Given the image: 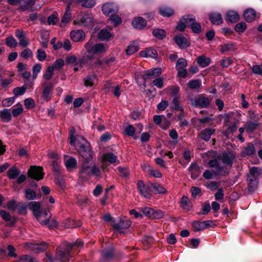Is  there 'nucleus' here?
<instances>
[{
    "label": "nucleus",
    "mask_w": 262,
    "mask_h": 262,
    "mask_svg": "<svg viewBox=\"0 0 262 262\" xmlns=\"http://www.w3.org/2000/svg\"><path fill=\"white\" fill-rule=\"evenodd\" d=\"M162 73L161 68H156L150 69L146 71L144 74L142 75V79L145 81L147 80L152 79L158 77Z\"/></svg>",
    "instance_id": "nucleus-12"
},
{
    "label": "nucleus",
    "mask_w": 262,
    "mask_h": 262,
    "mask_svg": "<svg viewBox=\"0 0 262 262\" xmlns=\"http://www.w3.org/2000/svg\"><path fill=\"white\" fill-rule=\"evenodd\" d=\"M28 89L26 84H24L21 87H16L13 89V92L14 96L16 98L18 96L23 95Z\"/></svg>",
    "instance_id": "nucleus-44"
},
{
    "label": "nucleus",
    "mask_w": 262,
    "mask_h": 262,
    "mask_svg": "<svg viewBox=\"0 0 262 262\" xmlns=\"http://www.w3.org/2000/svg\"><path fill=\"white\" fill-rule=\"evenodd\" d=\"M148 188L150 191L156 194L165 193L166 192V189L158 183H150Z\"/></svg>",
    "instance_id": "nucleus-19"
},
{
    "label": "nucleus",
    "mask_w": 262,
    "mask_h": 262,
    "mask_svg": "<svg viewBox=\"0 0 262 262\" xmlns=\"http://www.w3.org/2000/svg\"><path fill=\"white\" fill-rule=\"evenodd\" d=\"M130 221L128 220L120 219L119 221L117 220L113 222V227L117 230H120L122 229H125L128 228L130 226Z\"/></svg>",
    "instance_id": "nucleus-16"
},
{
    "label": "nucleus",
    "mask_w": 262,
    "mask_h": 262,
    "mask_svg": "<svg viewBox=\"0 0 262 262\" xmlns=\"http://www.w3.org/2000/svg\"><path fill=\"white\" fill-rule=\"evenodd\" d=\"M102 11L105 15H111L112 14H116L118 12L119 7L116 4L106 3L102 6Z\"/></svg>",
    "instance_id": "nucleus-10"
},
{
    "label": "nucleus",
    "mask_w": 262,
    "mask_h": 262,
    "mask_svg": "<svg viewBox=\"0 0 262 262\" xmlns=\"http://www.w3.org/2000/svg\"><path fill=\"white\" fill-rule=\"evenodd\" d=\"M188 170L191 173V177L193 179L198 178L201 173L200 167L196 163H191L188 168Z\"/></svg>",
    "instance_id": "nucleus-22"
},
{
    "label": "nucleus",
    "mask_w": 262,
    "mask_h": 262,
    "mask_svg": "<svg viewBox=\"0 0 262 262\" xmlns=\"http://www.w3.org/2000/svg\"><path fill=\"white\" fill-rule=\"evenodd\" d=\"M67 159H64V164L68 169H72L76 167L77 163L75 158L67 156Z\"/></svg>",
    "instance_id": "nucleus-33"
},
{
    "label": "nucleus",
    "mask_w": 262,
    "mask_h": 262,
    "mask_svg": "<svg viewBox=\"0 0 262 262\" xmlns=\"http://www.w3.org/2000/svg\"><path fill=\"white\" fill-rule=\"evenodd\" d=\"M146 20L142 17L135 18L132 23L134 28L141 30L146 26Z\"/></svg>",
    "instance_id": "nucleus-20"
},
{
    "label": "nucleus",
    "mask_w": 262,
    "mask_h": 262,
    "mask_svg": "<svg viewBox=\"0 0 262 262\" xmlns=\"http://www.w3.org/2000/svg\"><path fill=\"white\" fill-rule=\"evenodd\" d=\"M256 16L255 11L252 9H248L244 13V17L247 22H251L254 20Z\"/></svg>",
    "instance_id": "nucleus-30"
},
{
    "label": "nucleus",
    "mask_w": 262,
    "mask_h": 262,
    "mask_svg": "<svg viewBox=\"0 0 262 262\" xmlns=\"http://www.w3.org/2000/svg\"><path fill=\"white\" fill-rule=\"evenodd\" d=\"M102 161L103 163H105L106 161L111 164L116 162L117 164L119 163V161L117 160V156L110 152H106L103 155Z\"/></svg>",
    "instance_id": "nucleus-23"
},
{
    "label": "nucleus",
    "mask_w": 262,
    "mask_h": 262,
    "mask_svg": "<svg viewBox=\"0 0 262 262\" xmlns=\"http://www.w3.org/2000/svg\"><path fill=\"white\" fill-rule=\"evenodd\" d=\"M187 85L191 89H196L201 87L202 82L199 79L191 80L188 82Z\"/></svg>",
    "instance_id": "nucleus-45"
},
{
    "label": "nucleus",
    "mask_w": 262,
    "mask_h": 262,
    "mask_svg": "<svg viewBox=\"0 0 262 262\" xmlns=\"http://www.w3.org/2000/svg\"><path fill=\"white\" fill-rule=\"evenodd\" d=\"M92 58L93 55H88L87 57H82L78 59V61L75 63V66H78L80 68H82L88 61L91 60Z\"/></svg>",
    "instance_id": "nucleus-49"
},
{
    "label": "nucleus",
    "mask_w": 262,
    "mask_h": 262,
    "mask_svg": "<svg viewBox=\"0 0 262 262\" xmlns=\"http://www.w3.org/2000/svg\"><path fill=\"white\" fill-rule=\"evenodd\" d=\"M85 48L89 54H100L105 52L108 47L102 43L94 44V40L90 39L85 45Z\"/></svg>",
    "instance_id": "nucleus-4"
},
{
    "label": "nucleus",
    "mask_w": 262,
    "mask_h": 262,
    "mask_svg": "<svg viewBox=\"0 0 262 262\" xmlns=\"http://www.w3.org/2000/svg\"><path fill=\"white\" fill-rule=\"evenodd\" d=\"M20 56L24 59H28L33 56V53L30 49L26 48L22 51Z\"/></svg>",
    "instance_id": "nucleus-55"
},
{
    "label": "nucleus",
    "mask_w": 262,
    "mask_h": 262,
    "mask_svg": "<svg viewBox=\"0 0 262 262\" xmlns=\"http://www.w3.org/2000/svg\"><path fill=\"white\" fill-rule=\"evenodd\" d=\"M70 37L75 42L82 41L85 39V34L82 30H73L70 33Z\"/></svg>",
    "instance_id": "nucleus-17"
},
{
    "label": "nucleus",
    "mask_w": 262,
    "mask_h": 262,
    "mask_svg": "<svg viewBox=\"0 0 262 262\" xmlns=\"http://www.w3.org/2000/svg\"><path fill=\"white\" fill-rule=\"evenodd\" d=\"M148 186H149V183L146 186L141 180H139L137 182V188L140 194L143 197L148 199H150L151 196V194L149 192L150 191L148 188Z\"/></svg>",
    "instance_id": "nucleus-14"
},
{
    "label": "nucleus",
    "mask_w": 262,
    "mask_h": 262,
    "mask_svg": "<svg viewBox=\"0 0 262 262\" xmlns=\"http://www.w3.org/2000/svg\"><path fill=\"white\" fill-rule=\"evenodd\" d=\"M221 185V182H217L214 181H208L205 184L206 187L210 190L211 191H213L215 190H219L220 189Z\"/></svg>",
    "instance_id": "nucleus-38"
},
{
    "label": "nucleus",
    "mask_w": 262,
    "mask_h": 262,
    "mask_svg": "<svg viewBox=\"0 0 262 262\" xmlns=\"http://www.w3.org/2000/svg\"><path fill=\"white\" fill-rule=\"evenodd\" d=\"M210 58L206 57L204 55L200 56L197 58V62L202 68L207 67L210 63Z\"/></svg>",
    "instance_id": "nucleus-34"
},
{
    "label": "nucleus",
    "mask_w": 262,
    "mask_h": 262,
    "mask_svg": "<svg viewBox=\"0 0 262 262\" xmlns=\"http://www.w3.org/2000/svg\"><path fill=\"white\" fill-rule=\"evenodd\" d=\"M255 152V150L253 144L251 143H249L243 151V154L244 156H250L254 154Z\"/></svg>",
    "instance_id": "nucleus-40"
},
{
    "label": "nucleus",
    "mask_w": 262,
    "mask_h": 262,
    "mask_svg": "<svg viewBox=\"0 0 262 262\" xmlns=\"http://www.w3.org/2000/svg\"><path fill=\"white\" fill-rule=\"evenodd\" d=\"M36 195V192L31 189H27L25 191V196L29 200H33Z\"/></svg>",
    "instance_id": "nucleus-59"
},
{
    "label": "nucleus",
    "mask_w": 262,
    "mask_h": 262,
    "mask_svg": "<svg viewBox=\"0 0 262 262\" xmlns=\"http://www.w3.org/2000/svg\"><path fill=\"white\" fill-rule=\"evenodd\" d=\"M113 36L111 32L105 29L101 30L97 34L98 38L102 41L108 40Z\"/></svg>",
    "instance_id": "nucleus-25"
},
{
    "label": "nucleus",
    "mask_w": 262,
    "mask_h": 262,
    "mask_svg": "<svg viewBox=\"0 0 262 262\" xmlns=\"http://www.w3.org/2000/svg\"><path fill=\"white\" fill-rule=\"evenodd\" d=\"M116 170L122 178H126L129 175V171L127 167H118Z\"/></svg>",
    "instance_id": "nucleus-47"
},
{
    "label": "nucleus",
    "mask_w": 262,
    "mask_h": 262,
    "mask_svg": "<svg viewBox=\"0 0 262 262\" xmlns=\"http://www.w3.org/2000/svg\"><path fill=\"white\" fill-rule=\"evenodd\" d=\"M82 246L83 243L80 239L72 243L64 242L57 248L55 259L61 262H68L72 257L73 254L78 253L80 248Z\"/></svg>",
    "instance_id": "nucleus-1"
},
{
    "label": "nucleus",
    "mask_w": 262,
    "mask_h": 262,
    "mask_svg": "<svg viewBox=\"0 0 262 262\" xmlns=\"http://www.w3.org/2000/svg\"><path fill=\"white\" fill-rule=\"evenodd\" d=\"M139 49V46L137 43H134L128 46L126 50V53L127 55H130L136 52Z\"/></svg>",
    "instance_id": "nucleus-52"
},
{
    "label": "nucleus",
    "mask_w": 262,
    "mask_h": 262,
    "mask_svg": "<svg viewBox=\"0 0 262 262\" xmlns=\"http://www.w3.org/2000/svg\"><path fill=\"white\" fill-rule=\"evenodd\" d=\"M176 43L181 48H185L188 46L186 39L182 35H177L174 37Z\"/></svg>",
    "instance_id": "nucleus-29"
},
{
    "label": "nucleus",
    "mask_w": 262,
    "mask_h": 262,
    "mask_svg": "<svg viewBox=\"0 0 262 262\" xmlns=\"http://www.w3.org/2000/svg\"><path fill=\"white\" fill-rule=\"evenodd\" d=\"M247 28V26L245 23L241 22L235 25L234 30L237 33L243 32Z\"/></svg>",
    "instance_id": "nucleus-58"
},
{
    "label": "nucleus",
    "mask_w": 262,
    "mask_h": 262,
    "mask_svg": "<svg viewBox=\"0 0 262 262\" xmlns=\"http://www.w3.org/2000/svg\"><path fill=\"white\" fill-rule=\"evenodd\" d=\"M48 248V244L46 243H42L39 244L34 245L33 250L35 252H41L45 251Z\"/></svg>",
    "instance_id": "nucleus-48"
},
{
    "label": "nucleus",
    "mask_w": 262,
    "mask_h": 262,
    "mask_svg": "<svg viewBox=\"0 0 262 262\" xmlns=\"http://www.w3.org/2000/svg\"><path fill=\"white\" fill-rule=\"evenodd\" d=\"M78 2L83 7L92 8L95 5V0H78Z\"/></svg>",
    "instance_id": "nucleus-50"
},
{
    "label": "nucleus",
    "mask_w": 262,
    "mask_h": 262,
    "mask_svg": "<svg viewBox=\"0 0 262 262\" xmlns=\"http://www.w3.org/2000/svg\"><path fill=\"white\" fill-rule=\"evenodd\" d=\"M35 217L42 225H47L51 217V213L49 210L45 209L41 210Z\"/></svg>",
    "instance_id": "nucleus-13"
},
{
    "label": "nucleus",
    "mask_w": 262,
    "mask_h": 262,
    "mask_svg": "<svg viewBox=\"0 0 262 262\" xmlns=\"http://www.w3.org/2000/svg\"><path fill=\"white\" fill-rule=\"evenodd\" d=\"M261 169L257 167L250 168L249 173L247 174V181L256 180L258 181V177L260 174Z\"/></svg>",
    "instance_id": "nucleus-18"
},
{
    "label": "nucleus",
    "mask_w": 262,
    "mask_h": 262,
    "mask_svg": "<svg viewBox=\"0 0 262 262\" xmlns=\"http://www.w3.org/2000/svg\"><path fill=\"white\" fill-rule=\"evenodd\" d=\"M16 97L15 96L8 98L2 101V105L4 107H8L11 106L14 102Z\"/></svg>",
    "instance_id": "nucleus-62"
},
{
    "label": "nucleus",
    "mask_w": 262,
    "mask_h": 262,
    "mask_svg": "<svg viewBox=\"0 0 262 262\" xmlns=\"http://www.w3.org/2000/svg\"><path fill=\"white\" fill-rule=\"evenodd\" d=\"M75 23L81 26L92 27L93 26V18L90 14H82Z\"/></svg>",
    "instance_id": "nucleus-8"
},
{
    "label": "nucleus",
    "mask_w": 262,
    "mask_h": 262,
    "mask_svg": "<svg viewBox=\"0 0 262 262\" xmlns=\"http://www.w3.org/2000/svg\"><path fill=\"white\" fill-rule=\"evenodd\" d=\"M28 207L31 211H32L34 216L41 211L40 204L38 202L32 201L29 202L28 204Z\"/></svg>",
    "instance_id": "nucleus-31"
},
{
    "label": "nucleus",
    "mask_w": 262,
    "mask_h": 262,
    "mask_svg": "<svg viewBox=\"0 0 262 262\" xmlns=\"http://www.w3.org/2000/svg\"><path fill=\"white\" fill-rule=\"evenodd\" d=\"M187 66V60L183 58H179L176 65V68L178 69H185Z\"/></svg>",
    "instance_id": "nucleus-54"
},
{
    "label": "nucleus",
    "mask_w": 262,
    "mask_h": 262,
    "mask_svg": "<svg viewBox=\"0 0 262 262\" xmlns=\"http://www.w3.org/2000/svg\"><path fill=\"white\" fill-rule=\"evenodd\" d=\"M212 98L210 97H207L205 95L202 94L197 97L191 100V104L199 108L209 107Z\"/></svg>",
    "instance_id": "nucleus-5"
},
{
    "label": "nucleus",
    "mask_w": 262,
    "mask_h": 262,
    "mask_svg": "<svg viewBox=\"0 0 262 262\" xmlns=\"http://www.w3.org/2000/svg\"><path fill=\"white\" fill-rule=\"evenodd\" d=\"M41 167L31 166L28 170V176L32 179L39 181L43 179L44 173Z\"/></svg>",
    "instance_id": "nucleus-9"
},
{
    "label": "nucleus",
    "mask_w": 262,
    "mask_h": 262,
    "mask_svg": "<svg viewBox=\"0 0 262 262\" xmlns=\"http://www.w3.org/2000/svg\"><path fill=\"white\" fill-rule=\"evenodd\" d=\"M94 176L96 178H100L102 176V168L95 164L91 166V176Z\"/></svg>",
    "instance_id": "nucleus-36"
},
{
    "label": "nucleus",
    "mask_w": 262,
    "mask_h": 262,
    "mask_svg": "<svg viewBox=\"0 0 262 262\" xmlns=\"http://www.w3.org/2000/svg\"><path fill=\"white\" fill-rule=\"evenodd\" d=\"M17 262H37L33 257L29 255H23L19 257L17 260Z\"/></svg>",
    "instance_id": "nucleus-51"
},
{
    "label": "nucleus",
    "mask_w": 262,
    "mask_h": 262,
    "mask_svg": "<svg viewBox=\"0 0 262 262\" xmlns=\"http://www.w3.org/2000/svg\"><path fill=\"white\" fill-rule=\"evenodd\" d=\"M189 21L190 24L189 27L191 29L193 33L198 34L201 32L202 29L201 24L196 22L195 18L194 20H189Z\"/></svg>",
    "instance_id": "nucleus-37"
},
{
    "label": "nucleus",
    "mask_w": 262,
    "mask_h": 262,
    "mask_svg": "<svg viewBox=\"0 0 262 262\" xmlns=\"http://www.w3.org/2000/svg\"><path fill=\"white\" fill-rule=\"evenodd\" d=\"M152 34L156 37L162 39L166 36V32L163 29H156L153 30Z\"/></svg>",
    "instance_id": "nucleus-53"
},
{
    "label": "nucleus",
    "mask_w": 262,
    "mask_h": 262,
    "mask_svg": "<svg viewBox=\"0 0 262 262\" xmlns=\"http://www.w3.org/2000/svg\"><path fill=\"white\" fill-rule=\"evenodd\" d=\"M7 172L9 178L11 179H15L20 173V171L15 166L10 168Z\"/></svg>",
    "instance_id": "nucleus-41"
},
{
    "label": "nucleus",
    "mask_w": 262,
    "mask_h": 262,
    "mask_svg": "<svg viewBox=\"0 0 262 262\" xmlns=\"http://www.w3.org/2000/svg\"><path fill=\"white\" fill-rule=\"evenodd\" d=\"M235 159V155L232 152L229 151L219 155L216 159L219 162L221 161L223 164V165H222V166H225L228 169V167H232Z\"/></svg>",
    "instance_id": "nucleus-6"
},
{
    "label": "nucleus",
    "mask_w": 262,
    "mask_h": 262,
    "mask_svg": "<svg viewBox=\"0 0 262 262\" xmlns=\"http://www.w3.org/2000/svg\"><path fill=\"white\" fill-rule=\"evenodd\" d=\"M248 189L250 192H253L257 187L258 181L256 180L247 181Z\"/></svg>",
    "instance_id": "nucleus-57"
},
{
    "label": "nucleus",
    "mask_w": 262,
    "mask_h": 262,
    "mask_svg": "<svg viewBox=\"0 0 262 262\" xmlns=\"http://www.w3.org/2000/svg\"><path fill=\"white\" fill-rule=\"evenodd\" d=\"M79 138L81 140L80 141L81 143L79 145L77 146V147H79V152L81 157L84 158V161H89L92 158V152L89 147L84 145L85 143L86 144V140L83 137H79Z\"/></svg>",
    "instance_id": "nucleus-7"
},
{
    "label": "nucleus",
    "mask_w": 262,
    "mask_h": 262,
    "mask_svg": "<svg viewBox=\"0 0 262 262\" xmlns=\"http://www.w3.org/2000/svg\"><path fill=\"white\" fill-rule=\"evenodd\" d=\"M239 15L234 11H229L227 12L225 20L228 22L235 23L238 20Z\"/></svg>",
    "instance_id": "nucleus-28"
},
{
    "label": "nucleus",
    "mask_w": 262,
    "mask_h": 262,
    "mask_svg": "<svg viewBox=\"0 0 262 262\" xmlns=\"http://www.w3.org/2000/svg\"><path fill=\"white\" fill-rule=\"evenodd\" d=\"M234 49V44L232 42H228L221 46L220 51L221 53H224L227 51H233Z\"/></svg>",
    "instance_id": "nucleus-46"
},
{
    "label": "nucleus",
    "mask_w": 262,
    "mask_h": 262,
    "mask_svg": "<svg viewBox=\"0 0 262 262\" xmlns=\"http://www.w3.org/2000/svg\"><path fill=\"white\" fill-rule=\"evenodd\" d=\"M70 6L68 5L66 8V12L62 18L61 24H66L70 21L71 19V13L70 11Z\"/></svg>",
    "instance_id": "nucleus-42"
},
{
    "label": "nucleus",
    "mask_w": 262,
    "mask_h": 262,
    "mask_svg": "<svg viewBox=\"0 0 262 262\" xmlns=\"http://www.w3.org/2000/svg\"><path fill=\"white\" fill-rule=\"evenodd\" d=\"M194 17L193 15H186L183 16L179 21L176 28L180 31H183L186 27H189V20H193Z\"/></svg>",
    "instance_id": "nucleus-11"
},
{
    "label": "nucleus",
    "mask_w": 262,
    "mask_h": 262,
    "mask_svg": "<svg viewBox=\"0 0 262 262\" xmlns=\"http://www.w3.org/2000/svg\"><path fill=\"white\" fill-rule=\"evenodd\" d=\"M215 129L213 128H207L202 130L200 133L201 138L205 141H208L211 136L214 134Z\"/></svg>",
    "instance_id": "nucleus-26"
},
{
    "label": "nucleus",
    "mask_w": 262,
    "mask_h": 262,
    "mask_svg": "<svg viewBox=\"0 0 262 262\" xmlns=\"http://www.w3.org/2000/svg\"><path fill=\"white\" fill-rule=\"evenodd\" d=\"M209 167L214 168L211 170H205L203 174V177L206 180H211L214 177L221 178L227 176L229 171L225 166H222L221 163L216 159H211L208 162Z\"/></svg>",
    "instance_id": "nucleus-2"
},
{
    "label": "nucleus",
    "mask_w": 262,
    "mask_h": 262,
    "mask_svg": "<svg viewBox=\"0 0 262 262\" xmlns=\"http://www.w3.org/2000/svg\"><path fill=\"white\" fill-rule=\"evenodd\" d=\"M209 19L214 25H219L223 23L222 15L219 13H212L209 15Z\"/></svg>",
    "instance_id": "nucleus-27"
},
{
    "label": "nucleus",
    "mask_w": 262,
    "mask_h": 262,
    "mask_svg": "<svg viewBox=\"0 0 262 262\" xmlns=\"http://www.w3.org/2000/svg\"><path fill=\"white\" fill-rule=\"evenodd\" d=\"M163 119L165 122L166 125L165 127L162 126V127L163 129H165L169 126V122L166 120L165 117L163 115H155L154 116V122L157 125L160 124Z\"/></svg>",
    "instance_id": "nucleus-39"
},
{
    "label": "nucleus",
    "mask_w": 262,
    "mask_h": 262,
    "mask_svg": "<svg viewBox=\"0 0 262 262\" xmlns=\"http://www.w3.org/2000/svg\"><path fill=\"white\" fill-rule=\"evenodd\" d=\"M0 118L3 122H8L12 119V115L8 109H4L0 112Z\"/></svg>",
    "instance_id": "nucleus-32"
},
{
    "label": "nucleus",
    "mask_w": 262,
    "mask_h": 262,
    "mask_svg": "<svg viewBox=\"0 0 262 262\" xmlns=\"http://www.w3.org/2000/svg\"><path fill=\"white\" fill-rule=\"evenodd\" d=\"M46 57L47 55L44 50L41 49L37 50L36 58L39 61H43L44 60H45Z\"/></svg>",
    "instance_id": "nucleus-63"
},
{
    "label": "nucleus",
    "mask_w": 262,
    "mask_h": 262,
    "mask_svg": "<svg viewBox=\"0 0 262 262\" xmlns=\"http://www.w3.org/2000/svg\"><path fill=\"white\" fill-rule=\"evenodd\" d=\"M41 69V64L39 63H36L35 64L33 68H32V71H33V79H35L37 77V75L39 73H40Z\"/></svg>",
    "instance_id": "nucleus-56"
},
{
    "label": "nucleus",
    "mask_w": 262,
    "mask_h": 262,
    "mask_svg": "<svg viewBox=\"0 0 262 262\" xmlns=\"http://www.w3.org/2000/svg\"><path fill=\"white\" fill-rule=\"evenodd\" d=\"M53 89V84L52 83H50L44 86L42 93V97L45 100L48 101L50 99L51 92Z\"/></svg>",
    "instance_id": "nucleus-21"
},
{
    "label": "nucleus",
    "mask_w": 262,
    "mask_h": 262,
    "mask_svg": "<svg viewBox=\"0 0 262 262\" xmlns=\"http://www.w3.org/2000/svg\"><path fill=\"white\" fill-rule=\"evenodd\" d=\"M54 67L49 66L48 67L46 73L43 75V77L46 80H49L53 75Z\"/></svg>",
    "instance_id": "nucleus-61"
},
{
    "label": "nucleus",
    "mask_w": 262,
    "mask_h": 262,
    "mask_svg": "<svg viewBox=\"0 0 262 262\" xmlns=\"http://www.w3.org/2000/svg\"><path fill=\"white\" fill-rule=\"evenodd\" d=\"M192 226L195 231H199L204 229L203 222L195 221L192 223Z\"/></svg>",
    "instance_id": "nucleus-60"
},
{
    "label": "nucleus",
    "mask_w": 262,
    "mask_h": 262,
    "mask_svg": "<svg viewBox=\"0 0 262 262\" xmlns=\"http://www.w3.org/2000/svg\"><path fill=\"white\" fill-rule=\"evenodd\" d=\"M159 13L163 17H169L174 13V11L172 8L163 6L159 8Z\"/></svg>",
    "instance_id": "nucleus-24"
},
{
    "label": "nucleus",
    "mask_w": 262,
    "mask_h": 262,
    "mask_svg": "<svg viewBox=\"0 0 262 262\" xmlns=\"http://www.w3.org/2000/svg\"><path fill=\"white\" fill-rule=\"evenodd\" d=\"M170 91V96L171 97V101L170 107L172 110L179 111L183 112V107L180 104V99L181 98L179 93L180 89L178 86H171L169 88Z\"/></svg>",
    "instance_id": "nucleus-3"
},
{
    "label": "nucleus",
    "mask_w": 262,
    "mask_h": 262,
    "mask_svg": "<svg viewBox=\"0 0 262 262\" xmlns=\"http://www.w3.org/2000/svg\"><path fill=\"white\" fill-rule=\"evenodd\" d=\"M96 79V76L94 74H90L84 79V84L86 86H92L94 85Z\"/></svg>",
    "instance_id": "nucleus-43"
},
{
    "label": "nucleus",
    "mask_w": 262,
    "mask_h": 262,
    "mask_svg": "<svg viewBox=\"0 0 262 262\" xmlns=\"http://www.w3.org/2000/svg\"><path fill=\"white\" fill-rule=\"evenodd\" d=\"M75 133V128L73 127H71L69 130V143L71 145H75L76 141L80 142L81 140L79 138L80 136H78L77 138L74 137V134Z\"/></svg>",
    "instance_id": "nucleus-35"
},
{
    "label": "nucleus",
    "mask_w": 262,
    "mask_h": 262,
    "mask_svg": "<svg viewBox=\"0 0 262 262\" xmlns=\"http://www.w3.org/2000/svg\"><path fill=\"white\" fill-rule=\"evenodd\" d=\"M25 106L27 109H32L35 107V102L32 98H29L25 100Z\"/></svg>",
    "instance_id": "nucleus-64"
},
{
    "label": "nucleus",
    "mask_w": 262,
    "mask_h": 262,
    "mask_svg": "<svg viewBox=\"0 0 262 262\" xmlns=\"http://www.w3.org/2000/svg\"><path fill=\"white\" fill-rule=\"evenodd\" d=\"M91 167L89 161H84L79 171V177L82 178H88L91 177Z\"/></svg>",
    "instance_id": "nucleus-15"
}]
</instances>
